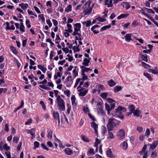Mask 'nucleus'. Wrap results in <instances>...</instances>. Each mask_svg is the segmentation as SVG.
<instances>
[{"mask_svg": "<svg viewBox=\"0 0 158 158\" xmlns=\"http://www.w3.org/2000/svg\"><path fill=\"white\" fill-rule=\"evenodd\" d=\"M74 27V31L72 33V35L75 36L76 40H82L83 39L82 37L79 33L81 27V23H78L75 24Z\"/></svg>", "mask_w": 158, "mask_h": 158, "instance_id": "nucleus-1", "label": "nucleus"}, {"mask_svg": "<svg viewBox=\"0 0 158 158\" xmlns=\"http://www.w3.org/2000/svg\"><path fill=\"white\" fill-rule=\"evenodd\" d=\"M120 123V121L114 118H109V131L113 130L114 127L117 125H119ZM115 138L112 132H109V139H113Z\"/></svg>", "mask_w": 158, "mask_h": 158, "instance_id": "nucleus-2", "label": "nucleus"}, {"mask_svg": "<svg viewBox=\"0 0 158 158\" xmlns=\"http://www.w3.org/2000/svg\"><path fill=\"white\" fill-rule=\"evenodd\" d=\"M90 1L89 0L83 6V12L85 16L89 15L92 11V9L90 5Z\"/></svg>", "mask_w": 158, "mask_h": 158, "instance_id": "nucleus-3", "label": "nucleus"}, {"mask_svg": "<svg viewBox=\"0 0 158 158\" xmlns=\"http://www.w3.org/2000/svg\"><path fill=\"white\" fill-rule=\"evenodd\" d=\"M58 109L61 111H64L65 110V103L64 101L62 98L56 100Z\"/></svg>", "mask_w": 158, "mask_h": 158, "instance_id": "nucleus-4", "label": "nucleus"}, {"mask_svg": "<svg viewBox=\"0 0 158 158\" xmlns=\"http://www.w3.org/2000/svg\"><path fill=\"white\" fill-rule=\"evenodd\" d=\"M108 9L106 8L104 10V12H103V14L104 15L102 17H98L96 19L99 22H103L105 21L106 18H107V13L108 12Z\"/></svg>", "mask_w": 158, "mask_h": 158, "instance_id": "nucleus-5", "label": "nucleus"}, {"mask_svg": "<svg viewBox=\"0 0 158 158\" xmlns=\"http://www.w3.org/2000/svg\"><path fill=\"white\" fill-rule=\"evenodd\" d=\"M77 90L78 92V94L80 96H85L87 93L88 89H86L83 88H79V87H77Z\"/></svg>", "mask_w": 158, "mask_h": 158, "instance_id": "nucleus-6", "label": "nucleus"}, {"mask_svg": "<svg viewBox=\"0 0 158 158\" xmlns=\"http://www.w3.org/2000/svg\"><path fill=\"white\" fill-rule=\"evenodd\" d=\"M48 82L47 81L46 79H44L43 81L40 82L39 83V84H43L42 85H40V87L42 89L45 90H49L50 89V88L47 87L45 85Z\"/></svg>", "mask_w": 158, "mask_h": 158, "instance_id": "nucleus-7", "label": "nucleus"}, {"mask_svg": "<svg viewBox=\"0 0 158 158\" xmlns=\"http://www.w3.org/2000/svg\"><path fill=\"white\" fill-rule=\"evenodd\" d=\"M117 135L119 137V139L123 140L125 136V132L124 130L123 129H120L117 134Z\"/></svg>", "mask_w": 158, "mask_h": 158, "instance_id": "nucleus-8", "label": "nucleus"}, {"mask_svg": "<svg viewBox=\"0 0 158 158\" xmlns=\"http://www.w3.org/2000/svg\"><path fill=\"white\" fill-rule=\"evenodd\" d=\"M116 113H122L126 112V109L125 107L121 106H118L117 108L115 109Z\"/></svg>", "mask_w": 158, "mask_h": 158, "instance_id": "nucleus-9", "label": "nucleus"}, {"mask_svg": "<svg viewBox=\"0 0 158 158\" xmlns=\"http://www.w3.org/2000/svg\"><path fill=\"white\" fill-rule=\"evenodd\" d=\"M115 102L114 100L109 98V111L113 110L115 105Z\"/></svg>", "mask_w": 158, "mask_h": 158, "instance_id": "nucleus-10", "label": "nucleus"}, {"mask_svg": "<svg viewBox=\"0 0 158 158\" xmlns=\"http://www.w3.org/2000/svg\"><path fill=\"white\" fill-rule=\"evenodd\" d=\"M158 144V141L156 140L153 142L152 144H148V146H150V148L152 150H154Z\"/></svg>", "mask_w": 158, "mask_h": 158, "instance_id": "nucleus-11", "label": "nucleus"}, {"mask_svg": "<svg viewBox=\"0 0 158 158\" xmlns=\"http://www.w3.org/2000/svg\"><path fill=\"white\" fill-rule=\"evenodd\" d=\"M91 59V58H84L82 64L84 65L85 66H89Z\"/></svg>", "mask_w": 158, "mask_h": 158, "instance_id": "nucleus-12", "label": "nucleus"}, {"mask_svg": "<svg viewBox=\"0 0 158 158\" xmlns=\"http://www.w3.org/2000/svg\"><path fill=\"white\" fill-rule=\"evenodd\" d=\"M71 100L72 105L73 106H75L77 105V102L75 95H72V96L71 98Z\"/></svg>", "mask_w": 158, "mask_h": 158, "instance_id": "nucleus-13", "label": "nucleus"}, {"mask_svg": "<svg viewBox=\"0 0 158 158\" xmlns=\"http://www.w3.org/2000/svg\"><path fill=\"white\" fill-rule=\"evenodd\" d=\"M53 117L55 119L57 120L59 123H60L59 114L56 111H53Z\"/></svg>", "mask_w": 158, "mask_h": 158, "instance_id": "nucleus-14", "label": "nucleus"}, {"mask_svg": "<svg viewBox=\"0 0 158 158\" xmlns=\"http://www.w3.org/2000/svg\"><path fill=\"white\" fill-rule=\"evenodd\" d=\"M91 127L93 128L94 130L95 133L96 134H98V126L95 122H93L91 123Z\"/></svg>", "mask_w": 158, "mask_h": 158, "instance_id": "nucleus-15", "label": "nucleus"}, {"mask_svg": "<svg viewBox=\"0 0 158 158\" xmlns=\"http://www.w3.org/2000/svg\"><path fill=\"white\" fill-rule=\"evenodd\" d=\"M64 151L65 154L68 155H71L73 154V150L69 148H65Z\"/></svg>", "mask_w": 158, "mask_h": 158, "instance_id": "nucleus-16", "label": "nucleus"}, {"mask_svg": "<svg viewBox=\"0 0 158 158\" xmlns=\"http://www.w3.org/2000/svg\"><path fill=\"white\" fill-rule=\"evenodd\" d=\"M37 67L39 69L41 70L44 73H45L47 70V69L44 67L43 65L38 64L37 65Z\"/></svg>", "mask_w": 158, "mask_h": 158, "instance_id": "nucleus-17", "label": "nucleus"}, {"mask_svg": "<svg viewBox=\"0 0 158 158\" xmlns=\"http://www.w3.org/2000/svg\"><path fill=\"white\" fill-rule=\"evenodd\" d=\"M80 68L81 69L82 73L87 72L89 71H92V69L89 68L85 67L84 66L82 65L80 66Z\"/></svg>", "mask_w": 158, "mask_h": 158, "instance_id": "nucleus-18", "label": "nucleus"}, {"mask_svg": "<svg viewBox=\"0 0 158 158\" xmlns=\"http://www.w3.org/2000/svg\"><path fill=\"white\" fill-rule=\"evenodd\" d=\"M19 6H20L21 8L23 10H26L29 7L28 4L23 3L19 4Z\"/></svg>", "mask_w": 158, "mask_h": 158, "instance_id": "nucleus-19", "label": "nucleus"}, {"mask_svg": "<svg viewBox=\"0 0 158 158\" xmlns=\"http://www.w3.org/2000/svg\"><path fill=\"white\" fill-rule=\"evenodd\" d=\"M131 35L132 34H126V35L124 36L126 41L129 42L131 40H132V39L131 38Z\"/></svg>", "mask_w": 158, "mask_h": 158, "instance_id": "nucleus-20", "label": "nucleus"}, {"mask_svg": "<svg viewBox=\"0 0 158 158\" xmlns=\"http://www.w3.org/2000/svg\"><path fill=\"white\" fill-rule=\"evenodd\" d=\"M72 10V6L69 4L67 5L64 9V11L66 12L69 13L71 12Z\"/></svg>", "mask_w": 158, "mask_h": 158, "instance_id": "nucleus-21", "label": "nucleus"}, {"mask_svg": "<svg viewBox=\"0 0 158 158\" xmlns=\"http://www.w3.org/2000/svg\"><path fill=\"white\" fill-rule=\"evenodd\" d=\"M82 23L83 26L85 25L87 27H90L91 25V22L90 20H87L85 22H82Z\"/></svg>", "mask_w": 158, "mask_h": 158, "instance_id": "nucleus-22", "label": "nucleus"}, {"mask_svg": "<svg viewBox=\"0 0 158 158\" xmlns=\"http://www.w3.org/2000/svg\"><path fill=\"white\" fill-rule=\"evenodd\" d=\"M27 132L28 133L30 134L33 137H35V129L32 128L31 130H27Z\"/></svg>", "mask_w": 158, "mask_h": 158, "instance_id": "nucleus-23", "label": "nucleus"}, {"mask_svg": "<svg viewBox=\"0 0 158 158\" xmlns=\"http://www.w3.org/2000/svg\"><path fill=\"white\" fill-rule=\"evenodd\" d=\"M149 71L153 74H158V69H157V67H156L154 69H149Z\"/></svg>", "mask_w": 158, "mask_h": 158, "instance_id": "nucleus-24", "label": "nucleus"}, {"mask_svg": "<svg viewBox=\"0 0 158 158\" xmlns=\"http://www.w3.org/2000/svg\"><path fill=\"white\" fill-rule=\"evenodd\" d=\"M66 26L67 27V29L65 30H67L70 33H73V30L72 29V27L71 25L69 23H67Z\"/></svg>", "mask_w": 158, "mask_h": 158, "instance_id": "nucleus-25", "label": "nucleus"}, {"mask_svg": "<svg viewBox=\"0 0 158 158\" xmlns=\"http://www.w3.org/2000/svg\"><path fill=\"white\" fill-rule=\"evenodd\" d=\"M122 89V87L120 86H116L114 88V93L118 92Z\"/></svg>", "mask_w": 158, "mask_h": 158, "instance_id": "nucleus-26", "label": "nucleus"}, {"mask_svg": "<svg viewBox=\"0 0 158 158\" xmlns=\"http://www.w3.org/2000/svg\"><path fill=\"white\" fill-rule=\"evenodd\" d=\"M20 31L22 33H23L25 31V27L23 23H21L19 27Z\"/></svg>", "mask_w": 158, "mask_h": 158, "instance_id": "nucleus-27", "label": "nucleus"}, {"mask_svg": "<svg viewBox=\"0 0 158 158\" xmlns=\"http://www.w3.org/2000/svg\"><path fill=\"white\" fill-rule=\"evenodd\" d=\"M140 57L141 58L142 60L146 62H147L148 61V56L146 54H139Z\"/></svg>", "mask_w": 158, "mask_h": 158, "instance_id": "nucleus-28", "label": "nucleus"}, {"mask_svg": "<svg viewBox=\"0 0 158 158\" xmlns=\"http://www.w3.org/2000/svg\"><path fill=\"white\" fill-rule=\"evenodd\" d=\"M98 26L97 25H95L93 26L91 28V30L95 34H97L99 32V31L95 29L97 27H98Z\"/></svg>", "mask_w": 158, "mask_h": 158, "instance_id": "nucleus-29", "label": "nucleus"}, {"mask_svg": "<svg viewBox=\"0 0 158 158\" xmlns=\"http://www.w3.org/2000/svg\"><path fill=\"white\" fill-rule=\"evenodd\" d=\"M77 68V66H75L74 67V69H73V78H75L78 75V73L76 70V68Z\"/></svg>", "mask_w": 158, "mask_h": 158, "instance_id": "nucleus-30", "label": "nucleus"}, {"mask_svg": "<svg viewBox=\"0 0 158 158\" xmlns=\"http://www.w3.org/2000/svg\"><path fill=\"white\" fill-rule=\"evenodd\" d=\"M147 145L146 144H145L143 147L142 149L139 152V153L140 155H143V153H145L146 152L145 151L147 149Z\"/></svg>", "mask_w": 158, "mask_h": 158, "instance_id": "nucleus-31", "label": "nucleus"}, {"mask_svg": "<svg viewBox=\"0 0 158 158\" xmlns=\"http://www.w3.org/2000/svg\"><path fill=\"white\" fill-rule=\"evenodd\" d=\"M24 102L23 100H22L21 102V105L17 107L15 109V110H14V112L15 113L16 112L17 110H19V109L21 108L24 106Z\"/></svg>", "mask_w": 158, "mask_h": 158, "instance_id": "nucleus-32", "label": "nucleus"}, {"mask_svg": "<svg viewBox=\"0 0 158 158\" xmlns=\"http://www.w3.org/2000/svg\"><path fill=\"white\" fill-rule=\"evenodd\" d=\"M128 15H129L128 14H121L120 15H119L118 16V17H117V19L118 20L120 19H123V18H125V17H126L127 16H128Z\"/></svg>", "mask_w": 158, "mask_h": 158, "instance_id": "nucleus-33", "label": "nucleus"}, {"mask_svg": "<svg viewBox=\"0 0 158 158\" xmlns=\"http://www.w3.org/2000/svg\"><path fill=\"white\" fill-rule=\"evenodd\" d=\"M10 48L11 50L12 51V52L14 54H17L18 51H17L16 48L15 47L13 46L12 45H10Z\"/></svg>", "mask_w": 158, "mask_h": 158, "instance_id": "nucleus-34", "label": "nucleus"}, {"mask_svg": "<svg viewBox=\"0 0 158 158\" xmlns=\"http://www.w3.org/2000/svg\"><path fill=\"white\" fill-rule=\"evenodd\" d=\"M53 92L55 97H56V100L61 98L60 95H58L59 91L58 90H53Z\"/></svg>", "mask_w": 158, "mask_h": 158, "instance_id": "nucleus-35", "label": "nucleus"}, {"mask_svg": "<svg viewBox=\"0 0 158 158\" xmlns=\"http://www.w3.org/2000/svg\"><path fill=\"white\" fill-rule=\"evenodd\" d=\"M87 155L89 156L94 155L95 154L94 149L93 148H90L87 152Z\"/></svg>", "mask_w": 158, "mask_h": 158, "instance_id": "nucleus-36", "label": "nucleus"}, {"mask_svg": "<svg viewBox=\"0 0 158 158\" xmlns=\"http://www.w3.org/2000/svg\"><path fill=\"white\" fill-rule=\"evenodd\" d=\"M116 84V82L112 79L109 80V86L112 87L115 86Z\"/></svg>", "mask_w": 158, "mask_h": 158, "instance_id": "nucleus-37", "label": "nucleus"}, {"mask_svg": "<svg viewBox=\"0 0 158 158\" xmlns=\"http://www.w3.org/2000/svg\"><path fill=\"white\" fill-rule=\"evenodd\" d=\"M140 113V110L138 109L134 110V112H133L134 115L137 117H139V113Z\"/></svg>", "mask_w": 158, "mask_h": 158, "instance_id": "nucleus-38", "label": "nucleus"}, {"mask_svg": "<svg viewBox=\"0 0 158 158\" xmlns=\"http://www.w3.org/2000/svg\"><path fill=\"white\" fill-rule=\"evenodd\" d=\"M141 63L142 66L145 69H147L151 67L150 65L142 61L141 62Z\"/></svg>", "mask_w": 158, "mask_h": 158, "instance_id": "nucleus-39", "label": "nucleus"}, {"mask_svg": "<svg viewBox=\"0 0 158 158\" xmlns=\"http://www.w3.org/2000/svg\"><path fill=\"white\" fill-rule=\"evenodd\" d=\"M81 139L84 141L86 142H89L90 141L89 139L86 136H82Z\"/></svg>", "mask_w": 158, "mask_h": 158, "instance_id": "nucleus-40", "label": "nucleus"}, {"mask_svg": "<svg viewBox=\"0 0 158 158\" xmlns=\"http://www.w3.org/2000/svg\"><path fill=\"white\" fill-rule=\"evenodd\" d=\"M122 3L125 4V8L126 10H128L131 7V6L128 2H123Z\"/></svg>", "mask_w": 158, "mask_h": 158, "instance_id": "nucleus-41", "label": "nucleus"}, {"mask_svg": "<svg viewBox=\"0 0 158 158\" xmlns=\"http://www.w3.org/2000/svg\"><path fill=\"white\" fill-rule=\"evenodd\" d=\"M101 142V140L98 139L97 138H96L95 139V141L94 143V146L97 147L99 144H100Z\"/></svg>", "mask_w": 158, "mask_h": 158, "instance_id": "nucleus-42", "label": "nucleus"}, {"mask_svg": "<svg viewBox=\"0 0 158 158\" xmlns=\"http://www.w3.org/2000/svg\"><path fill=\"white\" fill-rule=\"evenodd\" d=\"M108 95L107 93H103L100 94V96L103 99H105Z\"/></svg>", "mask_w": 158, "mask_h": 158, "instance_id": "nucleus-43", "label": "nucleus"}, {"mask_svg": "<svg viewBox=\"0 0 158 158\" xmlns=\"http://www.w3.org/2000/svg\"><path fill=\"white\" fill-rule=\"evenodd\" d=\"M3 149L6 151H8L10 149V147L8 146L6 143H5L3 146Z\"/></svg>", "mask_w": 158, "mask_h": 158, "instance_id": "nucleus-44", "label": "nucleus"}, {"mask_svg": "<svg viewBox=\"0 0 158 158\" xmlns=\"http://www.w3.org/2000/svg\"><path fill=\"white\" fill-rule=\"evenodd\" d=\"M143 75L145 77L147 78L149 80L152 81V78L151 77L148 73H144Z\"/></svg>", "mask_w": 158, "mask_h": 158, "instance_id": "nucleus-45", "label": "nucleus"}, {"mask_svg": "<svg viewBox=\"0 0 158 158\" xmlns=\"http://www.w3.org/2000/svg\"><path fill=\"white\" fill-rule=\"evenodd\" d=\"M122 147H123V148L124 150H126L127 148L128 145L127 142L126 141H124L123 142L122 144Z\"/></svg>", "mask_w": 158, "mask_h": 158, "instance_id": "nucleus-46", "label": "nucleus"}, {"mask_svg": "<svg viewBox=\"0 0 158 158\" xmlns=\"http://www.w3.org/2000/svg\"><path fill=\"white\" fill-rule=\"evenodd\" d=\"M83 110L85 113L86 114L89 113V110L87 106H85L83 107Z\"/></svg>", "mask_w": 158, "mask_h": 158, "instance_id": "nucleus-47", "label": "nucleus"}, {"mask_svg": "<svg viewBox=\"0 0 158 158\" xmlns=\"http://www.w3.org/2000/svg\"><path fill=\"white\" fill-rule=\"evenodd\" d=\"M53 131L50 130L48 131V135H47V137L51 139L52 138Z\"/></svg>", "mask_w": 158, "mask_h": 158, "instance_id": "nucleus-48", "label": "nucleus"}, {"mask_svg": "<svg viewBox=\"0 0 158 158\" xmlns=\"http://www.w3.org/2000/svg\"><path fill=\"white\" fill-rule=\"evenodd\" d=\"M73 50L74 51V52H79L80 49L79 48V45L73 46Z\"/></svg>", "mask_w": 158, "mask_h": 158, "instance_id": "nucleus-49", "label": "nucleus"}, {"mask_svg": "<svg viewBox=\"0 0 158 158\" xmlns=\"http://www.w3.org/2000/svg\"><path fill=\"white\" fill-rule=\"evenodd\" d=\"M40 104L42 107L43 109L44 110H46V106L44 104V102L43 101H41L40 102Z\"/></svg>", "mask_w": 158, "mask_h": 158, "instance_id": "nucleus-50", "label": "nucleus"}, {"mask_svg": "<svg viewBox=\"0 0 158 158\" xmlns=\"http://www.w3.org/2000/svg\"><path fill=\"white\" fill-rule=\"evenodd\" d=\"M26 25L27 27L30 28L31 27L30 21L28 19H27L26 20Z\"/></svg>", "mask_w": 158, "mask_h": 158, "instance_id": "nucleus-51", "label": "nucleus"}, {"mask_svg": "<svg viewBox=\"0 0 158 158\" xmlns=\"http://www.w3.org/2000/svg\"><path fill=\"white\" fill-rule=\"evenodd\" d=\"M38 18L41 19L42 21L43 22H44L45 21V18L44 17L43 14H41L38 15Z\"/></svg>", "mask_w": 158, "mask_h": 158, "instance_id": "nucleus-52", "label": "nucleus"}, {"mask_svg": "<svg viewBox=\"0 0 158 158\" xmlns=\"http://www.w3.org/2000/svg\"><path fill=\"white\" fill-rule=\"evenodd\" d=\"M19 139V138L17 136H15L13 138V142L14 143H17Z\"/></svg>", "mask_w": 158, "mask_h": 158, "instance_id": "nucleus-53", "label": "nucleus"}, {"mask_svg": "<svg viewBox=\"0 0 158 158\" xmlns=\"http://www.w3.org/2000/svg\"><path fill=\"white\" fill-rule=\"evenodd\" d=\"M9 125L8 123H6L5 124L4 131L6 132H8L9 131Z\"/></svg>", "mask_w": 158, "mask_h": 158, "instance_id": "nucleus-54", "label": "nucleus"}, {"mask_svg": "<svg viewBox=\"0 0 158 158\" xmlns=\"http://www.w3.org/2000/svg\"><path fill=\"white\" fill-rule=\"evenodd\" d=\"M48 81H49L47 83V85L48 86L53 88L54 87V85L53 83H52V81H49V79H48Z\"/></svg>", "mask_w": 158, "mask_h": 158, "instance_id": "nucleus-55", "label": "nucleus"}, {"mask_svg": "<svg viewBox=\"0 0 158 158\" xmlns=\"http://www.w3.org/2000/svg\"><path fill=\"white\" fill-rule=\"evenodd\" d=\"M128 108L131 111L134 112V110H135L134 106L132 104L129 106H128Z\"/></svg>", "mask_w": 158, "mask_h": 158, "instance_id": "nucleus-56", "label": "nucleus"}, {"mask_svg": "<svg viewBox=\"0 0 158 158\" xmlns=\"http://www.w3.org/2000/svg\"><path fill=\"white\" fill-rule=\"evenodd\" d=\"M109 158H116L114 155L112 153L110 148H109Z\"/></svg>", "mask_w": 158, "mask_h": 158, "instance_id": "nucleus-57", "label": "nucleus"}, {"mask_svg": "<svg viewBox=\"0 0 158 158\" xmlns=\"http://www.w3.org/2000/svg\"><path fill=\"white\" fill-rule=\"evenodd\" d=\"M56 142L59 144L60 147L63 148H64V146L62 145L61 141L59 139H57Z\"/></svg>", "mask_w": 158, "mask_h": 158, "instance_id": "nucleus-58", "label": "nucleus"}, {"mask_svg": "<svg viewBox=\"0 0 158 158\" xmlns=\"http://www.w3.org/2000/svg\"><path fill=\"white\" fill-rule=\"evenodd\" d=\"M81 79L80 78H77L76 79V81L74 85V88H75L78 85L79 82L81 81Z\"/></svg>", "mask_w": 158, "mask_h": 158, "instance_id": "nucleus-59", "label": "nucleus"}, {"mask_svg": "<svg viewBox=\"0 0 158 158\" xmlns=\"http://www.w3.org/2000/svg\"><path fill=\"white\" fill-rule=\"evenodd\" d=\"M33 8L35 10L37 14H40L41 13L38 7L36 6H34Z\"/></svg>", "mask_w": 158, "mask_h": 158, "instance_id": "nucleus-60", "label": "nucleus"}, {"mask_svg": "<svg viewBox=\"0 0 158 158\" xmlns=\"http://www.w3.org/2000/svg\"><path fill=\"white\" fill-rule=\"evenodd\" d=\"M5 153L7 157V158H11V155L10 152L9 151H6L5 152Z\"/></svg>", "mask_w": 158, "mask_h": 158, "instance_id": "nucleus-61", "label": "nucleus"}, {"mask_svg": "<svg viewBox=\"0 0 158 158\" xmlns=\"http://www.w3.org/2000/svg\"><path fill=\"white\" fill-rule=\"evenodd\" d=\"M7 90L6 88H0V94H1L2 92L4 93H5Z\"/></svg>", "mask_w": 158, "mask_h": 158, "instance_id": "nucleus-62", "label": "nucleus"}, {"mask_svg": "<svg viewBox=\"0 0 158 158\" xmlns=\"http://www.w3.org/2000/svg\"><path fill=\"white\" fill-rule=\"evenodd\" d=\"M46 6H47L49 7L50 8L52 7V5L51 1H47L46 3Z\"/></svg>", "mask_w": 158, "mask_h": 158, "instance_id": "nucleus-63", "label": "nucleus"}, {"mask_svg": "<svg viewBox=\"0 0 158 158\" xmlns=\"http://www.w3.org/2000/svg\"><path fill=\"white\" fill-rule=\"evenodd\" d=\"M46 23L49 26V27H51L52 26V24L50 20L49 19L46 20Z\"/></svg>", "mask_w": 158, "mask_h": 158, "instance_id": "nucleus-64", "label": "nucleus"}]
</instances>
